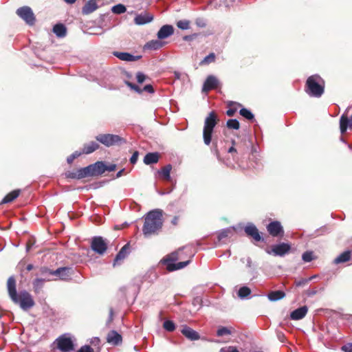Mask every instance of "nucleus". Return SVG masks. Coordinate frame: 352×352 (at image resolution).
<instances>
[{"label":"nucleus","mask_w":352,"mask_h":352,"mask_svg":"<svg viewBox=\"0 0 352 352\" xmlns=\"http://www.w3.org/2000/svg\"><path fill=\"white\" fill-rule=\"evenodd\" d=\"M163 211L155 209L148 212L144 217L142 232L145 237L158 234L163 226Z\"/></svg>","instance_id":"nucleus-1"},{"label":"nucleus","mask_w":352,"mask_h":352,"mask_svg":"<svg viewBox=\"0 0 352 352\" xmlns=\"http://www.w3.org/2000/svg\"><path fill=\"white\" fill-rule=\"evenodd\" d=\"M305 92L311 97L320 98L324 92V80L318 74L307 78Z\"/></svg>","instance_id":"nucleus-2"},{"label":"nucleus","mask_w":352,"mask_h":352,"mask_svg":"<svg viewBox=\"0 0 352 352\" xmlns=\"http://www.w3.org/2000/svg\"><path fill=\"white\" fill-rule=\"evenodd\" d=\"M219 121L217 114L213 111L210 112L206 118L203 130V138L206 145L210 144L214 128L218 124Z\"/></svg>","instance_id":"nucleus-3"},{"label":"nucleus","mask_w":352,"mask_h":352,"mask_svg":"<svg viewBox=\"0 0 352 352\" xmlns=\"http://www.w3.org/2000/svg\"><path fill=\"white\" fill-rule=\"evenodd\" d=\"M12 300L14 303L19 305L24 311H27L35 305L32 295L25 290L21 291L16 296V299H12Z\"/></svg>","instance_id":"nucleus-4"},{"label":"nucleus","mask_w":352,"mask_h":352,"mask_svg":"<svg viewBox=\"0 0 352 352\" xmlns=\"http://www.w3.org/2000/svg\"><path fill=\"white\" fill-rule=\"evenodd\" d=\"M96 138L98 142L108 147L126 142L124 138L113 134H100Z\"/></svg>","instance_id":"nucleus-5"},{"label":"nucleus","mask_w":352,"mask_h":352,"mask_svg":"<svg viewBox=\"0 0 352 352\" xmlns=\"http://www.w3.org/2000/svg\"><path fill=\"white\" fill-rule=\"evenodd\" d=\"M16 14L29 25H34L36 17L32 9L28 6H23L16 11Z\"/></svg>","instance_id":"nucleus-6"},{"label":"nucleus","mask_w":352,"mask_h":352,"mask_svg":"<svg viewBox=\"0 0 352 352\" xmlns=\"http://www.w3.org/2000/svg\"><path fill=\"white\" fill-rule=\"evenodd\" d=\"M87 177H97L101 175L106 171L105 164L104 162L98 161L94 164L85 167Z\"/></svg>","instance_id":"nucleus-7"},{"label":"nucleus","mask_w":352,"mask_h":352,"mask_svg":"<svg viewBox=\"0 0 352 352\" xmlns=\"http://www.w3.org/2000/svg\"><path fill=\"white\" fill-rule=\"evenodd\" d=\"M108 248V243L102 236H94L91 239V250L100 254L102 255L105 253Z\"/></svg>","instance_id":"nucleus-8"},{"label":"nucleus","mask_w":352,"mask_h":352,"mask_svg":"<svg viewBox=\"0 0 352 352\" xmlns=\"http://www.w3.org/2000/svg\"><path fill=\"white\" fill-rule=\"evenodd\" d=\"M270 235L273 237H283L284 235V229L281 223L278 221H271L266 226Z\"/></svg>","instance_id":"nucleus-9"},{"label":"nucleus","mask_w":352,"mask_h":352,"mask_svg":"<svg viewBox=\"0 0 352 352\" xmlns=\"http://www.w3.org/2000/svg\"><path fill=\"white\" fill-rule=\"evenodd\" d=\"M244 232L248 236L252 239L254 243L264 241V238L261 236L262 233L252 223L247 225L244 228Z\"/></svg>","instance_id":"nucleus-10"},{"label":"nucleus","mask_w":352,"mask_h":352,"mask_svg":"<svg viewBox=\"0 0 352 352\" xmlns=\"http://www.w3.org/2000/svg\"><path fill=\"white\" fill-rule=\"evenodd\" d=\"M58 349L63 352L74 349V344L70 338L61 336L56 339Z\"/></svg>","instance_id":"nucleus-11"},{"label":"nucleus","mask_w":352,"mask_h":352,"mask_svg":"<svg viewBox=\"0 0 352 352\" xmlns=\"http://www.w3.org/2000/svg\"><path fill=\"white\" fill-rule=\"evenodd\" d=\"M219 85V82L216 76L213 75L208 76L202 87V92L208 93V91L216 89Z\"/></svg>","instance_id":"nucleus-12"},{"label":"nucleus","mask_w":352,"mask_h":352,"mask_svg":"<svg viewBox=\"0 0 352 352\" xmlns=\"http://www.w3.org/2000/svg\"><path fill=\"white\" fill-rule=\"evenodd\" d=\"M74 271L72 267H58L54 272V276H58L61 280H69L71 279Z\"/></svg>","instance_id":"nucleus-13"},{"label":"nucleus","mask_w":352,"mask_h":352,"mask_svg":"<svg viewBox=\"0 0 352 352\" xmlns=\"http://www.w3.org/2000/svg\"><path fill=\"white\" fill-rule=\"evenodd\" d=\"M291 250V245L288 243H281L272 247V251L276 256H283Z\"/></svg>","instance_id":"nucleus-14"},{"label":"nucleus","mask_w":352,"mask_h":352,"mask_svg":"<svg viewBox=\"0 0 352 352\" xmlns=\"http://www.w3.org/2000/svg\"><path fill=\"white\" fill-rule=\"evenodd\" d=\"M107 342L112 345L116 346L122 344V337L115 330L110 331L106 338Z\"/></svg>","instance_id":"nucleus-15"},{"label":"nucleus","mask_w":352,"mask_h":352,"mask_svg":"<svg viewBox=\"0 0 352 352\" xmlns=\"http://www.w3.org/2000/svg\"><path fill=\"white\" fill-rule=\"evenodd\" d=\"M125 85L129 87L131 90H133L136 93L142 94L143 91H146L150 94H153L155 92V90L153 89V87L151 85H145L143 89H141L140 87L136 85L134 83H132L129 81H124Z\"/></svg>","instance_id":"nucleus-16"},{"label":"nucleus","mask_w":352,"mask_h":352,"mask_svg":"<svg viewBox=\"0 0 352 352\" xmlns=\"http://www.w3.org/2000/svg\"><path fill=\"white\" fill-rule=\"evenodd\" d=\"M113 54L121 60L134 62L142 58L141 55L134 56L128 52H114Z\"/></svg>","instance_id":"nucleus-17"},{"label":"nucleus","mask_w":352,"mask_h":352,"mask_svg":"<svg viewBox=\"0 0 352 352\" xmlns=\"http://www.w3.org/2000/svg\"><path fill=\"white\" fill-rule=\"evenodd\" d=\"M181 333L188 340L194 341L197 340L200 338V336L198 332L193 330L192 328L187 325L182 326Z\"/></svg>","instance_id":"nucleus-18"},{"label":"nucleus","mask_w":352,"mask_h":352,"mask_svg":"<svg viewBox=\"0 0 352 352\" xmlns=\"http://www.w3.org/2000/svg\"><path fill=\"white\" fill-rule=\"evenodd\" d=\"M7 289L10 299H16L17 295L16 279L14 276H10L7 280Z\"/></svg>","instance_id":"nucleus-19"},{"label":"nucleus","mask_w":352,"mask_h":352,"mask_svg":"<svg viewBox=\"0 0 352 352\" xmlns=\"http://www.w3.org/2000/svg\"><path fill=\"white\" fill-rule=\"evenodd\" d=\"M174 33V28L170 25H163L158 31L157 35L158 39H164L171 36Z\"/></svg>","instance_id":"nucleus-20"},{"label":"nucleus","mask_w":352,"mask_h":352,"mask_svg":"<svg viewBox=\"0 0 352 352\" xmlns=\"http://www.w3.org/2000/svg\"><path fill=\"white\" fill-rule=\"evenodd\" d=\"M347 128L352 129V115L349 118L346 115L343 114L340 120V129L341 133H344Z\"/></svg>","instance_id":"nucleus-21"},{"label":"nucleus","mask_w":352,"mask_h":352,"mask_svg":"<svg viewBox=\"0 0 352 352\" xmlns=\"http://www.w3.org/2000/svg\"><path fill=\"white\" fill-rule=\"evenodd\" d=\"M153 20V15L145 12L144 14H138L134 19V22L136 25H142L150 23Z\"/></svg>","instance_id":"nucleus-22"},{"label":"nucleus","mask_w":352,"mask_h":352,"mask_svg":"<svg viewBox=\"0 0 352 352\" xmlns=\"http://www.w3.org/2000/svg\"><path fill=\"white\" fill-rule=\"evenodd\" d=\"M66 178L81 179L87 177L85 168H81L73 171H67L65 173Z\"/></svg>","instance_id":"nucleus-23"},{"label":"nucleus","mask_w":352,"mask_h":352,"mask_svg":"<svg viewBox=\"0 0 352 352\" xmlns=\"http://www.w3.org/2000/svg\"><path fill=\"white\" fill-rule=\"evenodd\" d=\"M307 311L308 308L307 306L300 307L291 313L290 318L294 320H301L306 316Z\"/></svg>","instance_id":"nucleus-24"},{"label":"nucleus","mask_w":352,"mask_h":352,"mask_svg":"<svg viewBox=\"0 0 352 352\" xmlns=\"http://www.w3.org/2000/svg\"><path fill=\"white\" fill-rule=\"evenodd\" d=\"M186 247H182L179 248L177 250L170 253L166 258H164L162 261L164 263H169V262H174L179 259H182V256H180V253L186 249Z\"/></svg>","instance_id":"nucleus-25"},{"label":"nucleus","mask_w":352,"mask_h":352,"mask_svg":"<svg viewBox=\"0 0 352 352\" xmlns=\"http://www.w3.org/2000/svg\"><path fill=\"white\" fill-rule=\"evenodd\" d=\"M160 154L157 152L148 153L144 157V163L146 165H151L158 162Z\"/></svg>","instance_id":"nucleus-26"},{"label":"nucleus","mask_w":352,"mask_h":352,"mask_svg":"<svg viewBox=\"0 0 352 352\" xmlns=\"http://www.w3.org/2000/svg\"><path fill=\"white\" fill-rule=\"evenodd\" d=\"M165 45V42L158 40H152L147 42L144 46V50H157L162 48Z\"/></svg>","instance_id":"nucleus-27"},{"label":"nucleus","mask_w":352,"mask_h":352,"mask_svg":"<svg viewBox=\"0 0 352 352\" xmlns=\"http://www.w3.org/2000/svg\"><path fill=\"white\" fill-rule=\"evenodd\" d=\"M352 261L351 251L346 250L338 256L333 261V263L340 264Z\"/></svg>","instance_id":"nucleus-28"},{"label":"nucleus","mask_w":352,"mask_h":352,"mask_svg":"<svg viewBox=\"0 0 352 352\" xmlns=\"http://www.w3.org/2000/svg\"><path fill=\"white\" fill-rule=\"evenodd\" d=\"M97 8L98 5L96 0H89L83 6L82 12L83 14H89L95 11Z\"/></svg>","instance_id":"nucleus-29"},{"label":"nucleus","mask_w":352,"mask_h":352,"mask_svg":"<svg viewBox=\"0 0 352 352\" xmlns=\"http://www.w3.org/2000/svg\"><path fill=\"white\" fill-rule=\"evenodd\" d=\"M190 263V259L185 261L179 262L177 263H168L166 269L168 272H173L177 270L182 269L187 266Z\"/></svg>","instance_id":"nucleus-30"},{"label":"nucleus","mask_w":352,"mask_h":352,"mask_svg":"<svg viewBox=\"0 0 352 352\" xmlns=\"http://www.w3.org/2000/svg\"><path fill=\"white\" fill-rule=\"evenodd\" d=\"M21 190L16 189L11 191L8 194H7L4 198L2 199L1 204H8L15 200L20 195Z\"/></svg>","instance_id":"nucleus-31"},{"label":"nucleus","mask_w":352,"mask_h":352,"mask_svg":"<svg viewBox=\"0 0 352 352\" xmlns=\"http://www.w3.org/2000/svg\"><path fill=\"white\" fill-rule=\"evenodd\" d=\"M99 148V144L96 142H91L84 144L82 153L84 154H90Z\"/></svg>","instance_id":"nucleus-32"},{"label":"nucleus","mask_w":352,"mask_h":352,"mask_svg":"<svg viewBox=\"0 0 352 352\" xmlns=\"http://www.w3.org/2000/svg\"><path fill=\"white\" fill-rule=\"evenodd\" d=\"M129 243H126V245H124L122 248L121 250H120V252L117 254L115 259H114V263H113V265H115L119 261H121V260H123L126 254H127V251L129 250Z\"/></svg>","instance_id":"nucleus-33"},{"label":"nucleus","mask_w":352,"mask_h":352,"mask_svg":"<svg viewBox=\"0 0 352 352\" xmlns=\"http://www.w3.org/2000/svg\"><path fill=\"white\" fill-rule=\"evenodd\" d=\"M53 32L58 37H64L66 35L67 30L62 23L56 24L53 28Z\"/></svg>","instance_id":"nucleus-34"},{"label":"nucleus","mask_w":352,"mask_h":352,"mask_svg":"<svg viewBox=\"0 0 352 352\" xmlns=\"http://www.w3.org/2000/svg\"><path fill=\"white\" fill-rule=\"evenodd\" d=\"M285 296V293L283 291H273L268 294L267 297L271 301H276L283 298Z\"/></svg>","instance_id":"nucleus-35"},{"label":"nucleus","mask_w":352,"mask_h":352,"mask_svg":"<svg viewBox=\"0 0 352 352\" xmlns=\"http://www.w3.org/2000/svg\"><path fill=\"white\" fill-rule=\"evenodd\" d=\"M172 170V166L170 164H168L162 168L161 170H159L158 173L162 175L163 179L166 181H168L170 179V173Z\"/></svg>","instance_id":"nucleus-36"},{"label":"nucleus","mask_w":352,"mask_h":352,"mask_svg":"<svg viewBox=\"0 0 352 352\" xmlns=\"http://www.w3.org/2000/svg\"><path fill=\"white\" fill-rule=\"evenodd\" d=\"M234 332V329L232 327H220L217 331V336L221 337L223 336L230 335Z\"/></svg>","instance_id":"nucleus-37"},{"label":"nucleus","mask_w":352,"mask_h":352,"mask_svg":"<svg viewBox=\"0 0 352 352\" xmlns=\"http://www.w3.org/2000/svg\"><path fill=\"white\" fill-rule=\"evenodd\" d=\"M44 282L45 279L41 278H36L34 280L32 285L35 293L38 294L40 292L41 289L43 287Z\"/></svg>","instance_id":"nucleus-38"},{"label":"nucleus","mask_w":352,"mask_h":352,"mask_svg":"<svg viewBox=\"0 0 352 352\" xmlns=\"http://www.w3.org/2000/svg\"><path fill=\"white\" fill-rule=\"evenodd\" d=\"M239 113L241 116H243V118L248 120L253 121L254 120V114L246 108H242L239 111Z\"/></svg>","instance_id":"nucleus-39"},{"label":"nucleus","mask_w":352,"mask_h":352,"mask_svg":"<svg viewBox=\"0 0 352 352\" xmlns=\"http://www.w3.org/2000/svg\"><path fill=\"white\" fill-rule=\"evenodd\" d=\"M216 59L214 53L212 52L206 56L199 63L200 65H206L214 63Z\"/></svg>","instance_id":"nucleus-40"},{"label":"nucleus","mask_w":352,"mask_h":352,"mask_svg":"<svg viewBox=\"0 0 352 352\" xmlns=\"http://www.w3.org/2000/svg\"><path fill=\"white\" fill-rule=\"evenodd\" d=\"M251 294V289L246 286L241 287L238 291V296L241 298H244Z\"/></svg>","instance_id":"nucleus-41"},{"label":"nucleus","mask_w":352,"mask_h":352,"mask_svg":"<svg viewBox=\"0 0 352 352\" xmlns=\"http://www.w3.org/2000/svg\"><path fill=\"white\" fill-rule=\"evenodd\" d=\"M126 7L121 3L113 6L111 8L112 12L116 14H123L126 12Z\"/></svg>","instance_id":"nucleus-42"},{"label":"nucleus","mask_w":352,"mask_h":352,"mask_svg":"<svg viewBox=\"0 0 352 352\" xmlns=\"http://www.w3.org/2000/svg\"><path fill=\"white\" fill-rule=\"evenodd\" d=\"M226 126L230 129H239L240 128V123L236 119H230L226 122Z\"/></svg>","instance_id":"nucleus-43"},{"label":"nucleus","mask_w":352,"mask_h":352,"mask_svg":"<svg viewBox=\"0 0 352 352\" xmlns=\"http://www.w3.org/2000/svg\"><path fill=\"white\" fill-rule=\"evenodd\" d=\"M163 327L169 332H173L175 329V323L171 320H166L163 324Z\"/></svg>","instance_id":"nucleus-44"},{"label":"nucleus","mask_w":352,"mask_h":352,"mask_svg":"<svg viewBox=\"0 0 352 352\" xmlns=\"http://www.w3.org/2000/svg\"><path fill=\"white\" fill-rule=\"evenodd\" d=\"M190 23L188 20H180L177 22V26L181 30H188L190 28Z\"/></svg>","instance_id":"nucleus-45"},{"label":"nucleus","mask_w":352,"mask_h":352,"mask_svg":"<svg viewBox=\"0 0 352 352\" xmlns=\"http://www.w3.org/2000/svg\"><path fill=\"white\" fill-rule=\"evenodd\" d=\"M231 233V230L230 229H225L221 230L218 233L217 239L219 241H222L223 239L227 238L229 234Z\"/></svg>","instance_id":"nucleus-46"},{"label":"nucleus","mask_w":352,"mask_h":352,"mask_svg":"<svg viewBox=\"0 0 352 352\" xmlns=\"http://www.w3.org/2000/svg\"><path fill=\"white\" fill-rule=\"evenodd\" d=\"M302 258L305 262H310L314 259L313 252L307 251L303 253Z\"/></svg>","instance_id":"nucleus-47"},{"label":"nucleus","mask_w":352,"mask_h":352,"mask_svg":"<svg viewBox=\"0 0 352 352\" xmlns=\"http://www.w3.org/2000/svg\"><path fill=\"white\" fill-rule=\"evenodd\" d=\"M54 270L49 269L47 267L43 266L39 268V274L41 275L50 274L54 275Z\"/></svg>","instance_id":"nucleus-48"},{"label":"nucleus","mask_w":352,"mask_h":352,"mask_svg":"<svg viewBox=\"0 0 352 352\" xmlns=\"http://www.w3.org/2000/svg\"><path fill=\"white\" fill-rule=\"evenodd\" d=\"M146 78H147V76L140 72H139L136 74V79H137L138 82L140 84L143 83L146 80Z\"/></svg>","instance_id":"nucleus-49"},{"label":"nucleus","mask_w":352,"mask_h":352,"mask_svg":"<svg viewBox=\"0 0 352 352\" xmlns=\"http://www.w3.org/2000/svg\"><path fill=\"white\" fill-rule=\"evenodd\" d=\"M313 278H314V276H311V277H310L308 279H307V278H302V279H300V280H299L298 281H296V285L297 287L305 285L309 283V281H310Z\"/></svg>","instance_id":"nucleus-50"},{"label":"nucleus","mask_w":352,"mask_h":352,"mask_svg":"<svg viewBox=\"0 0 352 352\" xmlns=\"http://www.w3.org/2000/svg\"><path fill=\"white\" fill-rule=\"evenodd\" d=\"M220 352H239V351L236 349V346H229L226 348L221 349Z\"/></svg>","instance_id":"nucleus-51"},{"label":"nucleus","mask_w":352,"mask_h":352,"mask_svg":"<svg viewBox=\"0 0 352 352\" xmlns=\"http://www.w3.org/2000/svg\"><path fill=\"white\" fill-rule=\"evenodd\" d=\"M78 352H94V351L89 345H85L81 346Z\"/></svg>","instance_id":"nucleus-52"},{"label":"nucleus","mask_w":352,"mask_h":352,"mask_svg":"<svg viewBox=\"0 0 352 352\" xmlns=\"http://www.w3.org/2000/svg\"><path fill=\"white\" fill-rule=\"evenodd\" d=\"M138 156H139V152L135 151L130 158V162L133 164H135L138 161Z\"/></svg>","instance_id":"nucleus-53"},{"label":"nucleus","mask_w":352,"mask_h":352,"mask_svg":"<svg viewBox=\"0 0 352 352\" xmlns=\"http://www.w3.org/2000/svg\"><path fill=\"white\" fill-rule=\"evenodd\" d=\"M341 349L344 352H352V343H348L345 345H343L341 347Z\"/></svg>","instance_id":"nucleus-54"},{"label":"nucleus","mask_w":352,"mask_h":352,"mask_svg":"<svg viewBox=\"0 0 352 352\" xmlns=\"http://www.w3.org/2000/svg\"><path fill=\"white\" fill-rule=\"evenodd\" d=\"M180 217L179 215L174 216L171 220V224L174 226H177L179 224Z\"/></svg>","instance_id":"nucleus-55"},{"label":"nucleus","mask_w":352,"mask_h":352,"mask_svg":"<svg viewBox=\"0 0 352 352\" xmlns=\"http://www.w3.org/2000/svg\"><path fill=\"white\" fill-rule=\"evenodd\" d=\"M198 36L197 34H192L191 35H187V36H184L183 37V39L184 41H192L193 40L194 38H197V36Z\"/></svg>","instance_id":"nucleus-56"},{"label":"nucleus","mask_w":352,"mask_h":352,"mask_svg":"<svg viewBox=\"0 0 352 352\" xmlns=\"http://www.w3.org/2000/svg\"><path fill=\"white\" fill-rule=\"evenodd\" d=\"M236 111V108H230L226 111V114L227 116L232 117L235 114Z\"/></svg>","instance_id":"nucleus-57"},{"label":"nucleus","mask_w":352,"mask_h":352,"mask_svg":"<svg viewBox=\"0 0 352 352\" xmlns=\"http://www.w3.org/2000/svg\"><path fill=\"white\" fill-rule=\"evenodd\" d=\"M106 170H108L109 172L114 171L116 169V165L114 164H112L109 166L105 165Z\"/></svg>","instance_id":"nucleus-58"},{"label":"nucleus","mask_w":352,"mask_h":352,"mask_svg":"<svg viewBox=\"0 0 352 352\" xmlns=\"http://www.w3.org/2000/svg\"><path fill=\"white\" fill-rule=\"evenodd\" d=\"M82 154H84L82 153V151H75L74 152L72 155H73V157L76 159L77 157H80Z\"/></svg>","instance_id":"nucleus-59"},{"label":"nucleus","mask_w":352,"mask_h":352,"mask_svg":"<svg viewBox=\"0 0 352 352\" xmlns=\"http://www.w3.org/2000/svg\"><path fill=\"white\" fill-rule=\"evenodd\" d=\"M75 158L73 157V155H70L69 156L67 157V162L69 164H72Z\"/></svg>","instance_id":"nucleus-60"},{"label":"nucleus","mask_w":352,"mask_h":352,"mask_svg":"<svg viewBox=\"0 0 352 352\" xmlns=\"http://www.w3.org/2000/svg\"><path fill=\"white\" fill-rule=\"evenodd\" d=\"M124 173V168L118 171L116 174V177H120Z\"/></svg>","instance_id":"nucleus-61"},{"label":"nucleus","mask_w":352,"mask_h":352,"mask_svg":"<svg viewBox=\"0 0 352 352\" xmlns=\"http://www.w3.org/2000/svg\"><path fill=\"white\" fill-rule=\"evenodd\" d=\"M196 23L199 27H201V28L205 27V25H206V24L201 21H197Z\"/></svg>","instance_id":"nucleus-62"},{"label":"nucleus","mask_w":352,"mask_h":352,"mask_svg":"<svg viewBox=\"0 0 352 352\" xmlns=\"http://www.w3.org/2000/svg\"><path fill=\"white\" fill-rule=\"evenodd\" d=\"M228 153H236V149L234 148V146H232L228 149Z\"/></svg>","instance_id":"nucleus-63"},{"label":"nucleus","mask_w":352,"mask_h":352,"mask_svg":"<svg viewBox=\"0 0 352 352\" xmlns=\"http://www.w3.org/2000/svg\"><path fill=\"white\" fill-rule=\"evenodd\" d=\"M34 269V265L32 264H28L27 266H26V270L28 271H31L32 270Z\"/></svg>","instance_id":"nucleus-64"}]
</instances>
